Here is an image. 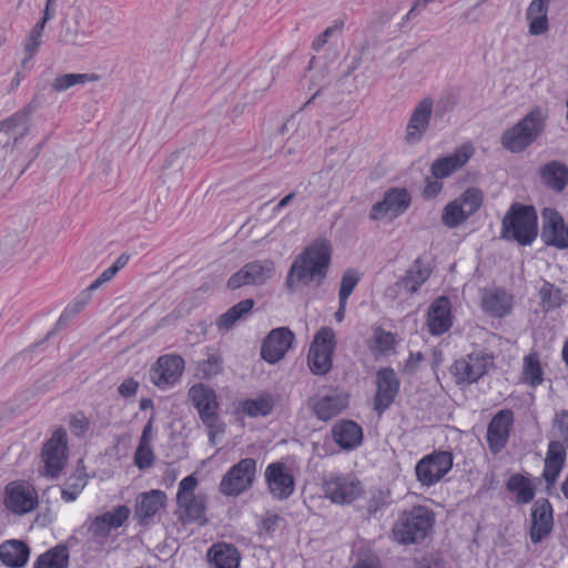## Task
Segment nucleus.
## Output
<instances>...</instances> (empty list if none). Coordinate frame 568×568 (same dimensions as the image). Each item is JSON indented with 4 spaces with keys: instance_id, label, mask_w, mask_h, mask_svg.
Segmentation results:
<instances>
[{
    "instance_id": "412c9836",
    "label": "nucleus",
    "mask_w": 568,
    "mask_h": 568,
    "mask_svg": "<svg viewBox=\"0 0 568 568\" xmlns=\"http://www.w3.org/2000/svg\"><path fill=\"white\" fill-rule=\"evenodd\" d=\"M4 506L17 515H24L38 506V495L23 484L10 483L4 489Z\"/></svg>"
},
{
    "instance_id": "7c9ffc66",
    "label": "nucleus",
    "mask_w": 568,
    "mask_h": 568,
    "mask_svg": "<svg viewBox=\"0 0 568 568\" xmlns=\"http://www.w3.org/2000/svg\"><path fill=\"white\" fill-rule=\"evenodd\" d=\"M206 557L210 568H240L241 555L232 544L216 542L212 545Z\"/></svg>"
},
{
    "instance_id": "774afa93",
    "label": "nucleus",
    "mask_w": 568,
    "mask_h": 568,
    "mask_svg": "<svg viewBox=\"0 0 568 568\" xmlns=\"http://www.w3.org/2000/svg\"><path fill=\"white\" fill-rule=\"evenodd\" d=\"M152 429H153V416L144 425L138 446L151 447Z\"/></svg>"
},
{
    "instance_id": "3c124183",
    "label": "nucleus",
    "mask_w": 568,
    "mask_h": 568,
    "mask_svg": "<svg viewBox=\"0 0 568 568\" xmlns=\"http://www.w3.org/2000/svg\"><path fill=\"white\" fill-rule=\"evenodd\" d=\"M361 273L355 268H347L341 278V285L338 291V300H348L354 288L361 281Z\"/></svg>"
},
{
    "instance_id": "e2e57ef3",
    "label": "nucleus",
    "mask_w": 568,
    "mask_h": 568,
    "mask_svg": "<svg viewBox=\"0 0 568 568\" xmlns=\"http://www.w3.org/2000/svg\"><path fill=\"white\" fill-rule=\"evenodd\" d=\"M353 568H382L381 559L372 550L361 551Z\"/></svg>"
},
{
    "instance_id": "5701e85b",
    "label": "nucleus",
    "mask_w": 568,
    "mask_h": 568,
    "mask_svg": "<svg viewBox=\"0 0 568 568\" xmlns=\"http://www.w3.org/2000/svg\"><path fill=\"white\" fill-rule=\"evenodd\" d=\"M566 446L560 440H550L544 460L541 478L546 483V489L550 491L565 468L567 453Z\"/></svg>"
},
{
    "instance_id": "f8f14e48",
    "label": "nucleus",
    "mask_w": 568,
    "mask_h": 568,
    "mask_svg": "<svg viewBox=\"0 0 568 568\" xmlns=\"http://www.w3.org/2000/svg\"><path fill=\"white\" fill-rule=\"evenodd\" d=\"M493 364V355L483 352H473L465 357L454 361L449 367L455 384L458 386L471 385L487 374L488 366Z\"/></svg>"
},
{
    "instance_id": "0e129e2a",
    "label": "nucleus",
    "mask_w": 568,
    "mask_h": 568,
    "mask_svg": "<svg viewBox=\"0 0 568 568\" xmlns=\"http://www.w3.org/2000/svg\"><path fill=\"white\" fill-rule=\"evenodd\" d=\"M344 27V23L341 21V22H335L334 26H331V27H327L322 33H320L313 41L312 43V49L316 52H318L328 41L329 37H332V34L337 31V30H342Z\"/></svg>"
},
{
    "instance_id": "37998d69",
    "label": "nucleus",
    "mask_w": 568,
    "mask_h": 568,
    "mask_svg": "<svg viewBox=\"0 0 568 568\" xmlns=\"http://www.w3.org/2000/svg\"><path fill=\"white\" fill-rule=\"evenodd\" d=\"M99 80L100 75L97 73H65L58 75L53 80L51 88L54 92H63L77 84H85Z\"/></svg>"
},
{
    "instance_id": "c9c22d12",
    "label": "nucleus",
    "mask_w": 568,
    "mask_h": 568,
    "mask_svg": "<svg viewBox=\"0 0 568 568\" xmlns=\"http://www.w3.org/2000/svg\"><path fill=\"white\" fill-rule=\"evenodd\" d=\"M506 489L516 495L517 505H526L534 500L536 487L529 477L519 473L513 474L506 481Z\"/></svg>"
},
{
    "instance_id": "dca6fc26",
    "label": "nucleus",
    "mask_w": 568,
    "mask_h": 568,
    "mask_svg": "<svg viewBox=\"0 0 568 568\" xmlns=\"http://www.w3.org/2000/svg\"><path fill=\"white\" fill-rule=\"evenodd\" d=\"M515 423L514 412L509 408L498 410L487 426L486 440L493 455H498L508 444Z\"/></svg>"
},
{
    "instance_id": "4468645a",
    "label": "nucleus",
    "mask_w": 568,
    "mask_h": 568,
    "mask_svg": "<svg viewBox=\"0 0 568 568\" xmlns=\"http://www.w3.org/2000/svg\"><path fill=\"white\" fill-rule=\"evenodd\" d=\"M376 390L373 398V409L382 416L395 402L399 394L400 381L390 366L382 367L376 372Z\"/></svg>"
},
{
    "instance_id": "0eeeda50",
    "label": "nucleus",
    "mask_w": 568,
    "mask_h": 568,
    "mask_svg": "<svg viewBox=\"0 0 568 568\" xmlns=\"http://www.w3.org/2000/svg\"><path fill=\"white\" fill-rule=\"evenodd\" d=\"M336 348L334 329L321 327L313 339L307 355V364L314 375L324 376L333 366V354Z\"/></svg>"
},
{
    "instance_id": "603ef678",
    "label": "nucleus",
    "mask_w": 568,
    "mask_h": 568,
    "mask_svg": "<svg viewBox=\"0 0 568 568\" xmlns=\"http://www.w3.org/2000/svg\"><path fill=\"white\" fill-rule=\"evenodd\" d=\"M199 372L203 378H211L219 375L223 371V359L217 353L210 354L206 359L199 364Z\"/></svg>"
},
{
    "instance_id": "2f4dec72",
    "label": "nucleus",
    "mask_w": 568,
    "mask_h": 568,
    "mask_svg": "<svg viewBox=\"0 0 568 568\" xmlns=\"http://www.w3.org/2000/svg\"><path fill=\"white\" fill-rule=\"evenodd\" d=\"M30 557V547L19 539H9L0 545V561L8 568H22Z\"/></svg>"
},
{
    "instance_id": "4be33fe9",
    "label": "nucleus",
    "mask_w": 568,
    "mask_h": 568,
    "mask_svg": "<svg viewBox=\"0 0 568 568\" xmlns=\"http://www.w3.org/2000/svg\"><path fill=\"white\" fill-rule=\"evenodd\" d=\"M168 496L163 490L151 489L141 493L136 498L134 507V518L139 526L146 527L151 524L152 518L166 507Z\"/></svg>"
},
{
    "instance_id": "a211bd4d",
    "label": "nucleus",
    "mask_w": 568,
    "mask_h": 568,
    "mask_svg": "<svg viewBox=\"0 0 568 568\" xmlns=\"http://www.w3.org/2000/svg\"><path fill=\"white\" fill-rule=\"evenodd\" d=\"M264 476L268 490L275 498L284 500L293 495L295 478L284 463L274 462L268 464Z\"/></svg>"
},
{
    "instance_id": "f704fd0d",
    "label": "nucleus",
    "mask_w": 568,
    "mask_h": 568,
    "mask_svg": "<svg viewBox=\"0 0 568 568\" xmlns=\"http://www.w3.org/2000/svg\"><path fill=\"white\" fill-rule=\"evenodd\" d=\"M481 307L491 317H505L511 311L513 296L503 288H496L483 297Z\"/></svg>"
},
{
    "instance_id": "72a5a7b5",
    "label": "nucleus",
    "mask_w": 568,
    "mask_h": 568,
    "mask_svg": "<svg viewBox=\"0 0 568 568\" xmlns=\"http://www.w3.org/2000/svg\"><path fill=\"white\" fill-rule=\"evenodd\" d=\"M430 273L432 270L425 265L423 258L417 257L395 285L409 294H414L429 278Z\"/></svg>"
},
{
    "instance_id": "cd10ccee",
    "label": "nucleus",
    "mask_w": 568,
    "mask_h": 568,
    "mask_svg": "<svg viewBox=\"0 0 568 568\" xmlns=\"http://www.w3.org/2000/svg\"><path fill=\"white\" fill-rule=\"evenodd\" d=\"M178 507L181 509L179 520L183 526L196 524L205 526L209 523L206 517L207 498L203 494L196 497L186 498L185 500L176 501Z\"/></svg>"
},
{
    "instance_id": "6e6d98bb",
    "label": "nucleus",
    "mask_w": 568,
    "mask_h": 568,
    "mask_svg": "<svg viewBox=\"0 0 568 568\" xmlns=\"http://www.w3.org/2000/svg\"><path fill=\"white\" fill-rule=\"evenodd\" d=\"M281 517L272 511H266L263 518L257 524L258 535L273 536L278 529Z\"/></svg>"
},
{
    "instance_id": "6e6552de",
    "label": "nucleus",
    "mask_w": 568,
    "mask_h": 568,
    "mask_svg": "<svg viewBox=\"0 0 568 568\" xmlns=\"http://www.w3.org/2000/svg\"><path fill=\"white\" fill-rule=\"evenodd\" d=\"M44 475L58 478L65 467L69 458L68 433L63 427L57 428L50 438L44 440L40 452Z\"/></svg>"
},
{
    "instance_id": "f257e3e1",
    "label": "nucleus",
    "mask_w": 568,
    "mask_h": 568,
    "mask_svg": "<svg viewBox=\"0 0 568 568\" xmlns=\"http://www.w3.org/2000/svg\"><path fill=\"white\" fill-rule=\"evenodd\" d=\"M332 260V245L326 239H316L293 261L285 280V287L294 293L297 283L320 286L327 277Z\"/></svg>"
},
{
    "instance_id": "4c0bfd02",
    "label": "nucleus",
    "mask_w": 568,
    "mask_h": 568,
    "mask_svg": "<svg viewBox=\"0 0 568 568\" xmlns=\"http://www.w3.org/2000/svg\"><path fill=\"white\" fill-rule=\"evenodd\" d=\"M70 561L69 548L64 544H59L36 559L33 568H68Z\"/></svg>"
},
{
    "instance_id": "9b49d317",
    "label": "nucleus",
    "mask_w": 568,
    "mask_h": 568,
    "mask_svg": "<svg viewBox=\"0 0 568 568\" xmlns=\"http://www.w3.org/2000/svg\"><path fill=\"white\" fill-rule=\"evenodd\" d=\"M454 454L449 450H434L420 458L415 475L422 486L430 487L440 481L453 468Z\"/></svg>"
},
{
    "instance_id": "f03ea898",
    "label": "nucleus",
    "mask_w": 568,
    "mask_h": 568,
    "mask_svg": "<svg viewBox=\"0 0 568 568\" xmlns=\"http://www.w3.org/2000/svg\"><path fill=\"white\" fill-rule=\"evenodd\" d=\"M538 213L534 205L513 203L501 220L500 239L530 246L538 236Z\"/></svg>"
},
{
    "instance_id": "39448f33",
    "label": "nucleus",
    "mask_w": 568,
    "mask_h": 568,
    "mask_svg": "<svg viewBox=\"0 0 568 568\" xmlns=\"http://www.w3.org/2000/svg\"><path fill=\"white\" fill-rule=\"evenodd\" d=\"M324 496L336 505H349L359 498L365 489L353 474L328 473L322 478Z\"/></svg>"
},
{
    "instance_id": "c756f323",
    "label": "nucleus",
    "mask_w": 568,
    "mask_h": 568,
    "mask_svg": "<svg viewBox=\"0 0 568 568\" xmlns=\"http://www.w3.org/2000/svg\"><path fill=\"white\" fill-rule=\"evenodd\" d=\"M541 183L551 191L562 192L568 185V166L557 160L541 165L538 170Z\"/></svg>"
},
{
    "instance_id": "b1692460",
    "label": "nucleus",
    "mask_w": 568,
    "mask_h": 568,
    "mask_svg": "<svg viewBox=\"0 0 568 568\" xmlns=\"http://www.w3.org/2000/svg\"><path fill=\"white\" fill-rule=\"evenodd\" d=\"M473 153V146L464 144L454 153L436 159L430 166L433 178L442 180L450 176L468 162Z\"/></svg>"
},
{
    "instance_id": "7ed1b4c3",
    "label": "nucleus",
    "mask_w": 568,
    "mask_h": 568,
    "mask_svg": "<svg viewBox=\"0 0 568 568\" xmlns=\"http://www.w3.org/2000/svg\"><path fill=\"white\" fill-rule=\"evenodd\" d=\"M434 525L435 513L427 506L415 505L399 514L392 534L400 545H417L426 539Z\"/></svg>"
},
{
    "instance_id": "680f3d73",
    "label": "nucleus",
    "mask_w": 568,
    "mask_h": 568,
    "mask_svg": "<svg viewBox=\"0 0 568 568\" xmlns=\"http://www.w3.org/2000/svg\"><path fill=\"white\" fill-rule=\"evenodd\" d=\"M439 180L434 179L433 175L425 178V185L422 191V196L425 201L435 200L442 193L444 183Z\"/></svg>"
},
{
    "instance_id": "aec40b11",
    "label": "nucleus",
    "mask_w": 568,
    "mask_h": 568,
    "mask_svg": "<svg viewBox=\"0 0 568 568\" xmlns=\"http://www.w3.org/2000/svg\"><path fill=\"white\" fill-rule=\"evenodd\" d=\"M183 371L184 359L180 355H163L152 367L151 377L158 387L164 388L179 382Z\"/></svg>"
},
{
    "instance_id": "20e7f679",
    "label": "nucleus",
    "mask_w": 568,
    "mask_h": 568,
    "mask_svg": "<svg viewBox=\"0 0 568 568\" xmlns=\"http://www.w3.org/2000/svg\"><path fill=\"white\" fill-rule=\"evenodd\" d=\"M547 112L540 106L532 108L515 125L504 131L500 142L511 153H520L531 145L544 132Z\"/></svg>"
},
{
    "instance_id": "69168bd1",
    "label": "nucleus",
    "mask_w": 568,
    "mask_h": 568,
    "mask_svg": "<svg viewBox=\"0 0 568 568\" xmlns=\"http://www.w3.org/2000/svg\"><path fill=\"white\" fill-rule=\"evenodd\" d=\"M139 389V382L133 377L125 378L118 387V393L124 398L132 397Z\"/></svg>"
},
{
    "instance_id": "09e8293b",
    "label": "nucleus",
    "mask_w": 568,
    "mask_h": 568,
    "mask_svg": "<svg viewBox=\"0 0 568 568\" xmlns=\"http://www.w3.org/2000/svg\"><path fill=\"white\" fill-rule=\"evenodd\" d=\"M458 202L466 209L469 216L475 214L483 205L484 193L479 187H468L458 197Z\"/></svg>"
},
{
    "instance_id": "58836bf2",
    "label": "nucleus",
    "mask_w": 568,
    "mask_h": 568,
    "mask_svg": "<svg viewBox=\"0 0 568 568\" xmlns=\"http://www.w3.org/2000/svg\"><path fill=\"white\" fill-rule=\"evenodd\" d=\"M275 406V402L270 394H262L256 398H247L240 403V409L248 417H266Z\"/></svg>"
},
{
    "instance_id": "a18cd8bd",
    "label": "nucleus",
    "mask_w": 568,
    "mask_h": 568,
    "mask_svg": "<svg viewBox=\"0 0 568 568\" xmlns=\"http://www.w3.org/2000/svg\"><path fill=\"white\" fill-rule=\"evenodd\" d=\"M468 217L469 214L467 213L466 209H464L458 200L455 199L444 207L442 222L447 227L455 229L463 224Z\"/></svg>"
},
{
    "instance_id": "49530a36",
    "label": "nucleus",
    "mask_w": 568,
    "mask_h": 568,
    "mask_svg": "<svg viewBox=\"0 0 568 568\" xmlns=\"http://www.w3.org/2000/svg\"><path fill=\"white\" fill-rule=\"evenodd\" d=\"M539 297L541 300V306L545 311H552L560 307L564 304L562 291L556 287L555 284L545 281L539 290Z\"/></svg>"
},
{
    "instance_id": "bb28decb",
    "label": "nucleus",
    "mask_w": 568,
    "mask_h": 568,
    "mask_svg": "<svg viewBox=\"0 0 568 568\" xmlns=\"http://www.w3.org/2000/svg\"><path fill=\"white\" fill-rule=\"evenodd\" d=\"M433 105V100L425 98L415 106L406 126L405 139L408 143H416L423 139L429 126Z\"/></svg>"
},
{
    "instance_id": "4d7b16f0",
    "label": "nucleus",
    "mask_w": 568,
    "mask_h": 568,
    "mask_svg": "<svg viewBox=\"0 0 568 568\" xmlns=\"http://www.w3.org/2000/svg\"><path fill=\"white\" fill-rule=\"evenodd\" d=\"M248 285L253 284L251 282V276L248 270L246 268V264H244L239 271L232 274L226 282V287L230 291H235Z\"/></svg>"
},
{
    "instance_id": "8fccbe9b",
    "label": "nucleus",
    "mask_w": 568,
    "mask_h": 568,
    "mask_svg": "<svg viewBox=\"0 0 568 568\" xmlns=\"http://www.w3.org/2000/svg\"><path fill=\"white\" fill-rule=\"evenodd\" d=\"M87 479L88 476L85 473L69 477L65 481V487L61 490V499L67 503L77 500L81 491L87 486Z\"/></svg>"
},
{
    "instance_id": "a878e982",
    "label": "nucleus",
    "mask_w": 568,
    "mask_h": 568,
    "mask_svg": "<svg viewBox=\"0 0 568 568\" xmlns=\"http://www.w3.org/2000/svg\"><path fill=\"white\" fill-rule=\"evenodd\" d=\"M428 331L433 336H440L453 325L452 303L445 295L438 296L429 306Z\"/></svg>"
},
{
    "instance_id": "ea45409f",
    "label": "nucleus",
    "mask_w": 568,
    "mask_h": 568,
    "mask_svg": "<svg viewBox=\"0 0 568 568\" xmlns=\"http://www.w3.org/2000/svg\"><path fill=\"white\" fill-rule=\"evenodd\" d=\"M395 335L378 326L373 331V335L368 341V348L374 356L387 355L395 348Z\"/></svg>"
},
{
    "instance_id": "338daca9",
    "label": "nucleus",
    "mask_w": 568,
    "mask_h": 568,
    "mask_svg": "<svg viewBox=\"0 0 568 568\" xmlns=\"http://www.w3.org/2000/svg\"><path fill=\"white\" fill-rule=\"evenodd\" d=\"M22 130L19 132V134L14 135L12 139L8 138L3 143L2 146L7 148L9 145L17 146L21 140H23L29 133H30V121L26 122L24 124H21Z\"/></svg>"
},
{
    "instance_id": "473e14b6",
    "label": "nucleus",
    "mask_w": 568,
    "mask_h": 568,
    "mask_svg": "<svg viewBox=\"0 0 568 568\" xmlns=\"http://www.w3.org/2000/svg\"><path fill=\"white\" fill-rule=\"evenodd\" d=\"M255 301L245 298L231 306L226 312L221 314L216 320V327L220 332L231 331L236 323L247 320L252 314Z\"/></svg>"
},
{
    "instance_id": "5fc2aeb1",
    "label": "nucleus",
    "mask_w": 568,
    "mask_h": 568,
    "mask_svg": "<svg viewBox=\"0 0 568 568\" xmlns=\"http://www.w3.org/2000/svg\"><path fill=\"white\" fill-rule=\"evenodd\" d=\"M81 308V305H75L74 310L70 311L69 308H65L62 314L60 315L59 320L57 321L53 328H51L44 336L43 339H41L38 343H34L31 347H37L41 344H43L45 341L50 339L58 331L65 327L70 321V318L79 312Z\"/></svg>"
},
{
    "instance_id": "9d476101",
    "label": "nucleus",
    "mask_w": 568,
    "mask_h": 568,
    "mask_svg": "<svg viewBox=\"0 0 568 568\" xmlns=\"http://www.w3.org/2000/svg\"><path fill=\"white\" fill-rule=\"evenodd\" d=\"M255 476L256 460L251 457L243 458L223 475L219 490L224 496L237 497L253 486Z\"/></svg>"
},
{
    "instance_id": "2eb2a0df",
    "label": "nucleus",
    "mask_w": 568,
    "mask_h": 568,
    "mask_svg": "<svg viewBox=\"0 0 568 568\" xmlns=\"http://www.w3.org/2000/svg\"><path fill=\"white\" fill-rule=\"evenodd\" d=\"M568 224H565L562 215L555 207L541 210L540 239L546 246L558 250L568 248Z\"/></svg>"
},
{
    "instance_id": "13d9d810",
    "label": "nucleus",
    "mask_w": 568,
    "mask_h": 568,
    "mask_svg": "<svg viewBox=\"0 0 568 568\" xmlns=\"http://www.w3.org/2000/svg\"><path fill=\"white\" fill-rule=\"evenodd\" d=\"M155 460L152 447L138 446L134 453V464L140 470L150 468Z\"/></svg>"
},
{
    "instance_id": "6ab92c4d",
    "label": "nucleus",
    "mask_w": 568,
    "mask_h": 568,
    "mask_svg": "<svg viewBox=\"0 0 568 568\" xmlns=\"http://www.w3.org/2000/svg\"><path fill=\"white\" fill-rule=\"evenodd\" d=\"M529 537L532 544L542 541L554 528V508L547 498H538L531 507Z\"/></svg>"
},
{
    "instance_id": "79ce46f5",
    "label": "nucleus",
    "mask_w": 568,
    "mask_h": 568,
    "mask_svg": "<svg viewBox=\"0 0 568 568\" xmlns=\"http://www.w3.org/2000/svg\"><path fill=\"white\" fill-rule=\"evenodd\" d=\"M251 282L255 286L264 285L275 273V264L272 260H255L246 263Z\"/></svg>"
},
{
    "instance_id": "052dcab7",
    "label": "nucleus",
    "mask_w": 568,
    "mask_h": 568,
    "mask_svg": "<svg viewBox=\"0 0 568 568\" xmlns=\"http://www.w3.org/2000/svg\"><path fill=\"white\" fill-rule=\"evenodd\" d=\"M552 427L557 428L558 435L561 438L564 446L568 448V410L561 409L555 414L552 419Z\"/></svg>"
},
{
    "instance_id": "bf43d9fd",
    "label": "nucleus",
    "mask_w": 568,
    "mask_h": 568,
    "mask_svg": "<svg viewBox=\"0 0 568 568\" xmlns=\"http://www.w3.org/2000/svg\"><path fill=\"white\" fill-rule=\"evenodd\" d=\"M197 478L194 475L184 477L180 484L176 494V501L185 500L186 498L196 497L194 490L197 486Z\"/></svg>"
},
{
    "instance_id": "f3484780",
    "label": "nucleus",
    "mask_w": 568,
    "mask_h": 568,
    "mask_svg": "<svg viewBox=\"0 0 568 568\" xmlns=\"http://www.w3.org/2000/svg\"><path fill=\"white\" fill-rule=\"evenodd\" d=\"M295 335L287 326L273 328L263 339L261 357L268 364L278 363L292 348Z\"/></svg>"
},
{
    "instance_id": "c03bdc74",
    "label": "nucleus",
    "mask_w": 568,
    "mask_h": 568,
    "mask_svg": "<svg viewBox=\"0 0 568 568\" xmlns=\"http://www.w3.org/2000/svg\"><path fill=\"white\" fill-rule=\"evenodd\" d=\"M34 108L31 103L27 104L24 108L18 110L10 116L0 121V133L3 132L10 138L11 134L16 132L21 124L30 121V116L33 112Z\"/></svg>"
},
{
    "instance_id": "de8ad7c7",
    "label": "nucleus",
    "mask_w": 568,
    "mask_h": 568,
    "mask_svg": "<svg viewBox=\"0 0 568 568\" xmlns=\"http://www.w3.org/2000/svg\"><path fill=\"white\" fill-rule=\"evenodd\" d=\"M393 504L392 494L388 489L381 488L371 490V496L367 500V513L372 517H377V514L385 510Z\"/></svg>"
},
{
    "instance_id": "423d86ee",
    "label": "nucleus",
    "mask_w": 568,
    "mask_h": 568,
    "mask_svg": "<svg viewBox=\"0 0 568 568\" xmlns=\"http://www.w3.org/2000/svg\"><path fill=\"white\" fill-rule=\"evenodd\" d=\"M187 396L197 410L200 419L209 429L210 440L213 442L215 432L224 430L223 428L219 429L220 415L217 409L220 405L215 390L203 383H199L189 389Z\"/></svg>"
},
{
    "instance_id": "864d4df0",
    "label": "nucleus",
    "mask_w": 568,
    "mask_h": 568,
    "mask_svg": "<svg viewBox=\"0 0 568 568\" xmlns=\"http://www.w3.org/2000/svg\"><path fill=\"white\" fill-rule=\"evenodd\" d=\"M61 41L71 45H83L90 38V32L80 30L78 24L74 28L67 27L60 34Z\"/></svg>"
},
{
    "instance_id": "393cba45",
    "label": "nucleus",
    "mask_w": 568,
    "mask_h": 568,
    "mask_svg": "<svg viewBox=\"0 0 568 568\" xmlns=\"http://www.w3.org/2000/svg\"><path fill=\"white\" fill-rule=\"evenodd\" d=\"M332 437L342 450L352 452L364 442L363 428L352 419H339L332 426Z\"/></svg>"
},
{
    "instance_id": "a19ab883",
    "label": "nucleus",
    "mask_w": 568,
    "mask_h": 568,
    "mask_svg": "<svg viewBox=\"0 0 568 568\" xmlns=\"http://www.w3.org/2000/svg\"><path fill=\"white\" fill-rule=\"evenodd\" d=\"M521 379L531 387H537L542 384L544 372L537 352L529 353L524 357Z\"/></svg>"
},
{
    "instance_id": "c85d7f7f",
    "label": "nucleus",
    "mask_w": 568,
    "mask_h": 568,
    "mask_svg": "<svg viewBox=\"0 0 568 568\" xmlns=\"http://www.w3.org/2000/svg\"><path fill=\"white\" fill-rule=\"evenodd\" d=\"M348 404V395L345 393H338L312 399L311 407L314 415L320 420L327 422L344 410Z\"/></svg>"
},
{
    "instance_id": "1a4fd4ad",
    "label": "nucleus",
    "mask_w": 568,
    "mask_h": 568,
    "mask_svg": "<svg viewBox=\"0 0 568 568\" xmlns=\"http://www.w3.org/2000/svg\"><path fill=\"white\" fill-rule=\"evenodd\" d=\"M130 514L131 510L126 505H118L102 515L88 516L82 528L87 529L95 545L103 547L111 535V530L122 527L129 519Z\"/></svg>"
},
{
    "instance_id": "ddd939ff",
    "label": "nucleus",
    "mask_w": 568,
    "mask_h": 568,
    "mask_svg": "<svg viewBox=\"0 0 568 568\" xmlns=\"http://www.w3.org/2000/svg\"><path fill=\"white\" fill-rule=\"evenodd\" d=\"M412 203L410 193L405 187H390L381 201L372 205L368 217L381 221L388 217L390 221L403 215Z\"/></svg>"
},
{
    "instance_id": "e433bc0d",
    "label": "nucleus",
    "mask_w": 568,
    "mask_h": 568,
    "mask_svg": "<svg viewBox=\"0 0 568 568\" xmlns=\"http://www.w3.org/2000/svg\"><path fill=\"white\" fill-rule=\"evenodd\" d=\"M549 0H532L527 9L529 20V33L540 36L548 31L549 22L547 17Z\"/></svg>"
}]
</instances>
